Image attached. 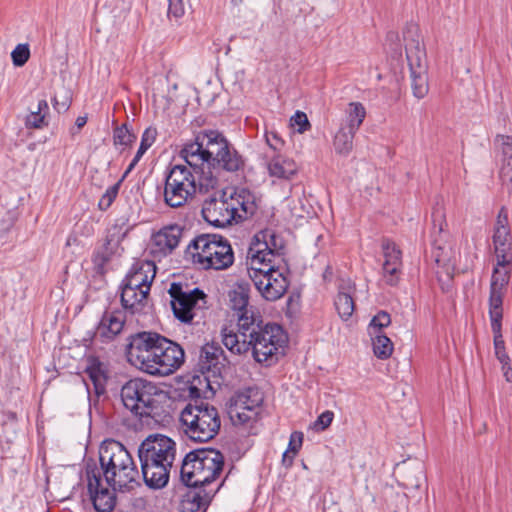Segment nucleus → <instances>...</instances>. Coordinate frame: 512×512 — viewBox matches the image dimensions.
<instances>
[{
	"instance_id": "obj_10",
	"label": "nucleus",
	"mask_w": 512,
	"mask_h": 512,
	"mask_svg": "<svg viewBox=\"0 0 512 512\" xmlns=\"http://www.w3.org/2000/svg\"><path fill=\"white\" fill-rule=\"evenodd\" d=\"M230 145L226 137L217 130H201L195 135L193 142L187 143L180 151V156L192 167L195 173L203 164L208 167L214 158Z\"/></svg>"
},
{
	"instance_id": "obj_1",
	"label": "nucleus",
	"mask_w": 512,
	"mask_h": 512,
	"mask_svg": "<svg viewBox=\"0 0 512 512\" xmlns=\"http://www.w3.org/2000/svg\"><path fill=\"white\" fill-rule=\"evenodd\" d=\"M224 346L233 354H243L252 350L259 363L271 365L276 355L286 343V335L278 324H263L260 316H241L237 331L223 328L221 331Z\"/></svg>"
},
{
	"instance_id": "obj_35",
	"label": "nucleus",
	"mask_w": 512,
	"mask_h": 512,
	"mask_svg": "<svg viewBox=\"0 0 512 512\" xmlns=\"http://www.w3.org/2000/svg\"><path fill=\"white\" fill-rule=\"evenodd\" d=\"M49 106L46 100H40L38 102L37 110L31 111L26 117V127L40 129L48 125L46 121V115L48 114Z\"/></svg>"
},
{
	"instance_id": "obj_64",
	"label": "nucleus",
	"mask_w": 512,
	"mask_h": 512,
	"mask_svg": "<svg viewBox=\"0 0 512 512\" xmlns=\"http://www.w3.org/2000/svg\"><path fill=\"white\" fill-rule=\"evenodd\" d=\"M393 36H396V34H394L393 32L388 34V37H393Z\"/></svg>"
},
{
	"instance_id": "obj_59",
	"label": "nucleus",
	"mask_w": 512,
	"mask_h": 512,
	"mask_svg": "<svg viewBox=\"0 0 512 512\" xmlns=\"http://www.w3.org/2000/svg\"><path fill=\"white\" fill-rule=\"evenodd\" d=\"M87 123V117L85 116H79L77 119H76V126L80 129L82 127H84Z\"/></svg>"
},
{
	"instance_id": "obj_4",
	"label": "nucleus",
	"mask_w": 512,
	"mask_h": 512,
	"mask_svg": "<svg viewBox=\"0 0 512 512\" xmlns=\"http://www.w3.org/2000/svg\"><path fill=\"white\" fill-rule=\"evenodd\" d=\"M99 462L106 483L114 491L129 492L140 486L138 468L129 451L118 441H104Z\"/></svg>"
},
{
	"instance_id": "obj_38",
	"label": "nucleus",
	"mask_w": 512,
	"mask_h": 512,
	"mask_svg": "<svg viewBox=\"0 0 512 512\" xmlns=\"http://www.w3.org/2000/svg\"><path fill=\"white\" fill-rule=\"evenodd\" d=\"M508 266H498L493 270L490 289L506 291V286L509 283L511 271Z\"/></svg>"
},
{
	"instance_id": "obj_13",
	"label": "nucleus",
	"mask_w": 512,
	"mask_h": 512,
	"mask_svg": "<svg viewBox=\"0 0 512 512\" xmlns=\"http://www.w3.org/2000/svg\"><path fill=\"white\" fill-rule=\"evenodd\" d=\"M157 332L142 331L135 333L128 338L126 356L128 362L149 374L150 364L157 356L159 338Z\"/></svg>"
},
{
	"instance_id": "obj_42",
	"label": "nucleus",
	"mask_w": 512,
	"mask_h": 512,
	"mask_svg": "<svg viewBox=\"0 0 512 512\" xmlns=\"http://www.w3.org/2000/svg\"><path fill=\"white\" fill-rule=\"evenodd\" d=\"M391 323V317L386 311L378 312L369 324V333L376 332L382 333V329L388 327Z\"/></svg>"
},
{
	"instance_id": "obj_32",
	"label": "nucleus",
	"mask_w": 512,
	"mask_h": 512,
	"mask_svg": "<svg viewBox=\"0 0 512 512\" xmlns=\"http://www.w3.org/2000/svg\"><path fill=\"white\" fill-rule=\"evenodd\" d=\"M85 373L93 383L94 391L97 396L105 393L107 375L102 362L96 358L89 361V365L85 369Z\"/></svg>"
},
{
	"instance_id": "obj_16",
	"label": "nucleus",
	"mask_w": 512,
	"mask_h": 512,
	"mask_svg": "<svg viewBox=\"0 0 512 512\" xmlns=\"http://www.w3.org/2000/svg\"><path fill=\"white\" fill-rule=\"evenodd\" d=\"M263 396L257 388H246L238 391L230 399L229 415L233 422L245 424L254 419Z\"/></svg>"
},
{
	"instance_id": "obj_29",
	"label": "nucleus",
	"mask_w": 512,
	"mask_h": 512,
	"mask_svg": "<svg viewBox=\"0 0 512 512\" xmlns=\"http://www.w3.org/2000/svg\"><path fill=\"white\" fill-rule=\"evenodd\" d=\"M353 291L354 285L350 281H343L342 284L339 285L334 305L340 318L344 321H347L355 310V303L352 296Z\"/></svg>"
},
{
	"instance_id": "obj_46",
	"label": "nucleus",
	"mask_w": 512,
	"mask_h": 512,
	"mask_svg": "<svg viewBox=\"0 0 512 512\" xmlns=\"http://www.w3.org/2000/svg\"><path fill=\"white\" fill-rule=\"evenodd\" d=\"M200 191L214 188L218 184L217 176L213 175L212 171L208 172L201 171V175L198 179Z\"/></svg>"
},
{
	"instance_id": "obj_21",
	"label": "nucleus",
	"mask_w": 512,
	"mask_h": 512,
	"mask_svg": "<svg viewBox=\"0 0 512 512\" xmlns=\"http://www.w3.org/2000/svg\"><path fill=\"white\" fill-rule=\"evenodd\" d=\"M183 228L177 224L163 227L152 236V252L166 256L178 245L182 238Z\"/></svg>"
},
{
	"instance_id": "obj_30",
	"label": "nucleus",
	"mask_w": 512,
	"mask_h": 512,
	"mask_svg": "<svg viewBox=\"0 0 512 512\" xmlns=\"http://www.w3.org/2000/svg\"><path fill=\"white\" fill-rule=\"evenodd\" d=\"M244 167V160L238 151L230 144L227 149L211 162L209 168L236 172Z\"/></svg>"
},
{
	"instance_id": "obj_48",
	"label": "nucleus",
	"mask_w": 512,
	"mask_h": 512,
	"mask_svg": "<svg viewBox=\"0 0 512 512\" xmlns=\"http://www.w3.org/2000/svg\"><path fill=\"white\" fill-rule=\"evenodd\" d=\"M489 317L493 334L502 333L503 309L489 310Z\"/></svg>"
},
{
	"instance_id": "obj_50",
	"label": "nucleus",
	"mask_w": 512,
	"mask_h": 512,
	"mask_svg": "<svg viewBox=\"0 0 512 512\" xmlns=\"http://www.w3.org/2000/svg\"><path fill=\"white\" fill-rule=\"evenodd\" d=\"M291 124L292 126H298L299 133H304L311 127L307 115L301 111H297L291 118Z\"/></svg>"
},
{
	"instance_id": "obj_6",
	"label": "nucleus",
	"mask_w": 512,
	"mask_h": 512,
	"mask_svg": "<svg viewBox=\"0 0 512 512\" xmlns=\"http://www.w3.org/2000/svg\"><path fill=\"white\" fill-rule=\"evenodd\" d=\"M180 422L184 434L195 442L212 440L221 427L217 408L202 399L187 404L180 414Z\"/></svg>"
},
{
	"instance_id": "obj_25",
	"label": "nucleus",
	"mask_w": 512,
	"mask_h": 512,
	"mask_svg": "<svg viewBox=\"0 0 512 512\" xmlns=\"http://www.w3.org/2000/svg\"><path fill=\"white\" fill-rule=\"evenodd\" d=\"M255 242L252 243L260 249L269 258L274 259L276 262L277 258L283 255L284 241L283 239L271 229H265L257 233L254 237Z\"/></svg>"
},
{
	"instance_id": "obj_39",
	"label": "nucleus",
	"mask_w": 512,
	"mask_h": 512,
	"mask_svg": "<svg viewBox=\"0 0 512 512\" xmlns=\"http://www.w3.org/2000/svg\"><path fill=\"white\" fill-rule=\"evenodd\" d=\"M136 139V136L128 129L126 124L114 130L113 140L115 145L129 146Z\"/></svg>"
},
{
	"instance_id": "obj_33",
	"label": "nucleus",
	"mask_w": 512,
	"mask_h": 512,
	"mask_svg": "<svg viewBox=\"0 0 512 512\" xmlns=\"http://www.w3.org/2000/svg\"><path fill=\"white\" fill-rule=\"evenodd\" d=\"M113 250L111 248V240L106 239L105 243L95 251L92 262L96 274L103 276L106 273V264L111 260Z\"/></svg>"
},
{
	"instance_id": "obj_63",
	"label": "nucleus",
	"mask_w": 512,
	"mask_h": 512,
	"mask_svg": "<svg viewBox=\"0 0 512 512\" xmlns=\"http://www.w3.org/2000/svg\"><path fill=\"white\" fill-rule=\"evenodd\" d=\"M235 5L242 3L243 0H231Z\"/></svg>"
},
{
	"instance_id": "obj_62",
	"label": "nucleus",
	"mask_w": 512,
	"mask_h": 512,
	"mask_svg": "<svg viewBox=\"0 0 512 512\" xmlns=\"http://www.w3.org/2000/svg\"><path fill=\"white\" fill-rule=\"evenodd\" d=\"M435 261H436L437 263H440V262H441V258H440V254H439V253H437V254L435 255Z\"/></svg>"
},
{
	"instance_id": "obj_8",
	"label": "nucleus",
	"mask_w": 512,
	"mask_h": 512,
	"mask_svg": "<svg viewBox=\"0 0 512 512\" xmlns=\"http://www.w3.org/2000/svg\"><path fill=\"white\" fill-rule=\"evenodd\" d=\"M403 38L413 95L422 99L429 91V84L426 50L421 40L418 25L415 23L407 24L403 31Z\"/></svg>"
},
{
	"instance_id": "obj_26",
	"label": "nucleus",
	"mask_w": 512,
	"mask_h": 512,
	"mask_svg": "<svg viewBox=\"0 0 512 512\" xmlns=\"http://www.w3.org/2000/svg\"><path fill=\"white\" fill-rule=\"evenodd\" d=\"M217 489H189L181 502L183 512H205Z\"/></svg>"
},
{
	"instance_id": "obj_56",
	"label": "nucleus",
	"mask_w": 512,
	"mask_h": 512,
	"mask_svg": "<svg viewBox=\"0 0 512 512\" xmlns=\"http://www.w3.org/2000/svg\"><path fill=\"white\" fill-rule=\"evenodd\" d=\"M146 151H147V149L139 146L138 151L136 152V155L132 159L131 163L128 166L127 171L125 172V175L128 174L136 166V164L140 161V159L142 158V156L145 154Z\"/></svg>"
},
{
	"instance_id": "obj_34",
	"label": "nucleus",
	"mask_w": 512,
	"mask_h": 512,
	"mask_svg": "<svg viewBox=\"0 0 512 512\" xmlns=\"http://www.w3.org/2000/svg\"><path fill=\"white\" fill-rule=\"evenodd\" d=\"M372 339L373 352L379 359H388L393 352V343L389 337L383 333H369Z\"/></svg>"
},
{
	"instance_id": "obj_17",
	"label": "nucleus",
	"mask_w": 512,
	"mask_h": 512,
	"mask_svg": "<svg viewBox=\"0 0 512 512\" xmlns=\"http://www.w3.org/2000/svg\"><path fill=\"white\" fill-rule=\"evenodd\" d=\"M512 237L509 227L508 212L502 207L495 223L493 244L498 260V266H509L512 261L511 245Z\"/></svg>"
},
{
	"instance_id": "obj_18",
	"label": "nucleus",
	"mask_w": 512,
	"mask_h": 512,
	"mask_svg": "<svg viewBox=\"0 0 512 512\" xmlns=\"http://www.w3.org/2000/svg\"><path fill=\"white\" fill-rule=\"evenodd\" d=\"M254 286L265 300L276 301L286 293L289 281L285 273L275 267L266 275H261Z\"/></svg>"
},
{
	"instance_id": "obj_20",
	"label": "nucleus",
	"mask_w": 512,
	"mask_h": 512,
	"mask_svg": "<svg viewBox=\"0 0 512 512\" xmlns=\"http://www.w3.org/2000/svg\"><path fill=\"white\" fill-rule=\"evenodd\" d=\"M225 366L226 357L218 344L207 343L201 348L198 367L203 374H211L213 377L220 376Z\"/></svg>"
},
{
	"instance_id": "obj_61",
	"label": "nucleus",
	"mask_w": 512,
	"mask_h": 512,
	"mask_svg": "<svg viewBox=\"0 0 512 512\" xmlns=\"http://www.w3.org/2000/svg\"><path fill=\"white\" fill-rule=\"evenodd\" d=\"M410 486L415 487V488H419L420 487V483H419L418 480H416L415 483L411 482Z\"/></svg>"
},
{
	"instance_id": "obj_51",
	"label": "nucleus",
	"mask_w": 512,
	"mask_h": 512,
	"mask_svg": "<svg viewBox=\"0 0 512 512\" xmlns=\"http://www.w3.org/2000/svg\"><path fill=\"white\" fill-rule=\"evenodd\" d=\"M505 291L490 289L489 310L503 309V298Z\"/></svg>"
},
{
	"instance_id": "obj_57",
	"label": "nucleus",
	"mask_w": 512,
	"mask_h": 512,
	"mask_svg": "<svg viewBox=\"0 0 512 512\" xmlns=\"http://www.w3.org/2000/svg\"><path fill=\"white\" fill-rule=\"evenodd\" d=\"M295 455L291 454L289 451H285L283 454L282 462L285 466L289 467L293 463Z\"/></svg>"
},
{
	"instance_id": "obj_45",
	"label": "nucleus",
	"mask_w": 512,
	"mask_h": 512,
	"mask_svg": "<svg viewBox=\"0 0 512 512\" xmlns=\"http://www.w3.org/2000/svg\"><path fill=\"white\" fill-rule=\"evenodd\" d=\"M495 143L499 145L502 152V159L512 157V136L497 135Z\"/></svg>"
},
{
	"instance_id": "obj_5",
	"label": "nucleus",
	"mask_w": 512,
	"mask_h": 512,
	"mask_svg": "<svg viewBox=\"0 0 512 512\" xmlns=\"http://www.w3.org/2000/svg\"><path fill=\"white\" fill-rule=\"evenodd\" d=\"M223 454L213 448H201L186 454L182 460L180 479L190 489H217L212 483L219 478L224 468Z\"/></svg>"
},
{
	"instance_id": "obj_14",
	"label": "nucleus",
	"mask_w": 512,
	"mask_h": 512,
	"mask_svg": "<svg viewBox=\"0 0 512 512\" xmlns=\"http://www.w3.org/2000/svg\"><path fill=\"white\" fill-rule=\"evenodd\" d=\"M366 110L360 102H351L346 111L345 120L335 134L333 146L337 154L347 156L353 148V139L362 125Z\"/></svg>"
},
{
	"instance_id": "obj_60",
	"label": "nucleus",
	"mask_w": 512,
	"mask_h": 512,
	"mask_svg": "<svg viewBox=\"0 0 512 512\" xmlns=\"http://www.w3.org/2000/svg\"><path fill=\"white\" fill-rule=\"evenodd\" d=\"M503 371H504V376H505L506 380L510 381V379L512 377V370L510 367V363L506 366L505 369H503Z\"/></svg>"
},
{
	"instance_id": "obj_15",
	"label": "nucleus",
	"mask_w": 512,
	"mask_h": 512,
	"mask_svg": "<svg viewBox=\"0 0 512 512\" xmlns=\"http://www.w3.org/2000/svg\"><path fill=\"white\" fill-rule=\"evenodd\" d=\"M157 350V356H155L154 361L150 364V375L168 376L183 365L185 353L183 348L176 342L161 335Z\"/></svg>"
},
{
	"instance_id": "obj_28",
	"label": "nucleus",
	"mask_w": 512,
	"mask_h": 512,
	"mask_svg": "<svg viewBox=\"0 0 512 512\" xmlns=\"http://www.w3.org/2000/svg\"><path fill=\"white\" fill-rule=\"evenodd\" d=\"M249 286L247 283L237 284L231 291L228 297L231 308L236 312L237 324L241 316H257L252 308L248 307L249 303Z\"/></svg>"
},
{
	"instance_id": "obj_24",
	"label": "nucleus",
	"mask_w": 512,
	"mask_h": 512,
	"mask_svg": "<svg viewBox=\"0 0 512 512\" xmlns=\"http://www.w3.org/2000/svg\"><path fill=\"white\" fill-rule=\"evenodd\" d=\"M124 324L125 320L121 312H105L96 329L95 338L103 343L112 341L121 333Z\"/></svg>"
},
{
	"instance_id": "obj_43",
	"label": "nucleus",
	"mask_w": 512,
	"mask_h": 512,
	"mask_svg": "<svg viewBox=\"0 0 512 512\" xmlns=\"http://www.w3.org/2000/svg\"><path fill=\"white\" fill-rule=\"evenodd\" d=\"M13 64L17 67L23 66L30 57V50L27 44H19L11 53Z\"/></svg>"
},
{
	"instance_id": "obj_11",
	"label": "nucleus",
	"mask_w": 512,
	"mask_h": 512,
	"mask_svg": "<svg viewBox=\"0 0 512 512\" xmlns=\"http://www.w3.org/2000/svg\"><path fill=\"white\" fill-rule=\"evenodd\" d=\"M174 316L182 323H192L199 311L206 308V294L199 288L173 282L168 290Z\"/></svg>"
},
{
	"instance_id": "obj_47",
	"label": "nucleus",
	"mask_w": 512,
	"mask_h": 512,
	"mask_svg": "<svg viewBox=\"0 0 512 512\" xmlns=\"http://www.w3.org/2000/svg\"><path fill=\"white\" fill-rule=\"evenodd\" d=\"M499 177L503 185L512 184V157L502 159Z\"/></svg>"
},
{
	"instance_id": "obj_52",
	"label": "nucleus",
	"mask_w": 512,
	"mask_h": 512,
	"mask_svg": "<svg viewBox=\"0 0 512 512\" xmlns=\"http://www.w3.org/2000/svg\"><path fill=\"white\" fill-rule=\"evenodd\" d=\"M303 433L299 431H295L291 434L288 449L286 451L291 452V454L296 455L303 443Z\"/></svg>"
},
{
	"instance_id": "obj_31",
	"label": "nucleus",
	"mask_w": 512,
	"mask_h": 512,
	"mask_svg": "<svg viewBox=\"0 0 512 512\" xmlns=\"http://www.w3.org/2000/svg\"><path fill=\"white\" fill-rule=\"evenodd\" d=\"M298 167L294 160L277 154L268 163L270 176L280 179H291L297 173Z\"/></svg>"
},
{
	"instance_id": "obj_44",
	"label": "nucleus",
	"mask_w": 512,
	"mask_h": 512,
	"mask_svg": "<svg viewBox=\"0 0 512 512\" xmlns=\"http://www.w3.org/2000/svg\"><path fill=\"white\" fill-rule=\"evenodd\" d=\"M401 267L402 266L398 265L392 266L383 264V277L388 285L394 286L398 283L401 274Z\"/></svg>"
},
{
	"instance_id": "obj_3",
	"label": "nucleus",
	"mask_w": 512,
	"mask_h": 512,
	"mask_svg": "<svg viewBox=\"0 0 512 512\" xmlns=\"http://www.w3.org/2000/svg\"><path fill=\"white\" fill-rule=\"evenodd\" d=\"M176 456V443L162 434L149 435L138 448L142 477L152 489L168 484L170 471Z\"/></svg>"
},
{
	"instance_id": "obj_36",
	"label": "nucleus",
	"mask_w": 512,
	"mask_h": 512,
	"mask_svg": "<svg viewBox=\"0 0 512 512\" xmlns=\"http://www.w3.org/2000/svg\"><path fill=\"white\" fill-rule=\"evenodd\" d=\"M446 226L445 221V213L444 210L441 207L434 208L432 212V245L437 249L441 250L442 247L439 243V239L436 237L437 235H441V233L444 231V228Z\"/></svg>"
},
{
	"instance_id": "obj_27",
	"label": "nucleus",
	"mask_w": 512,
	"mask_h": 512,
	"mask_svg": "<svg viewBox=\"0 0 512 512\" xmlns=\"http://www.w3.org/2000/svg\"><path fill=\"white\" fill-rule=\"evenodd\" d=\"M147 290L133 289L130 286L121 288V304L131 314L143 313L148 306Z\"/></svg>"
},
{
	"instance_id": "obj_7",
	"label": "nucleus",
	"mask_w": 512,
	"mask_h": 512,
	"mask_svg": "<svg viewBox=\"0 0 512 512\" xmlns=\"http://www.w3.org/2000/svg\"><path fill=\"white\" fill-rule=\"evenodd\" d=\"M193 262L204 269L225 270L234 262V253L228 241L216 234H201L188 246Z\"/></svg>"
},
{
	"instance_id": "obj_54",
	"label": "nucleus",
	"mask_w": 512,
	"mask_h": 512,
	"mask_svg": "<svg viewBox=\"0 0 512 512\" xmlns=\"http://www.w3.org/2000/svg\"><path fill=\"white\" fill-rule=\"evenodd\" d=\"M168 16L179 18L184 14V5L182 0H168Z\"/></svg>"
},
{
	"instance_id": "obj_49",
	"label": "nucleus",
	"mask_w": 512,
	"mask_h": 512,
	"mask_svg": "<svg viewBox=\"0 0 512 512\" xmlns=\"http://www.w3.org/2000/svg\"><path fill=\"white\" fill-rule=\"evenodd\" d=\"M334 418V413L330 410L324 411L322 414L318 416L314 423V428L317 431H324L326 430L332 423Z\"/></svg>"
},
{
	"instance_id": "obj_12",
	"label": "nucleus",
	"mask_w": 512,
	"mask_h": 512,
	"mask_svg": "<svg viewBox=\"0 0 512 512\" xmlns=\"http://www.w3.org/2000/svg\"><path fill=\"white\" fill-rule=\"evenodd\" d=\"M196 192V179L184 165L173 166L165 179L164 201L171 208L182 207Z\"/></svg>"
},
{
	"instance_id": "obj_55",
	"label": "nucleus",
	"mask_w": 512,
	"mask_h": 512,
	"mask_svg": "<svg viewBox=\"0 0 512 512\" xmlns=\"http://www.w3.org/2000/svg\"><path fill=\"white\" fill-rule=\"evenodd\" d=\"M266 141L274 151L281 150L284 146V141L274 132L266 134Z\"/></svg>"
},
{
	"instance_id": "obj_22",
	"label": "nucleus",
	"mask_w": 512,
	"mask_h": 512,
	"mask_svg": "<svg viewBox=\"0 0 512 512\" xmlns=\"http://www.w3.org/2000/svg\"><path fill=\"white\" fill-rule=\"evenodd\" d=\"M259 248L252 244L247 254L248 275L253 283L258 281L261 275H266L276 267L274 259L269 258Z\"/></svg>"
},
{
	"instance_id": "obj_2",
	"label": "nucleus",
	"mask_w": 512,
	"mask_h": 512,
	"mask_svg": "<svg viewBox=\"0 0 512 512\" xmlns=\"http://www.w3.org/2000/svg\"><path fill=\"white\" fill-rule=\"evenodd\" d=\"M257 210L255 196L247 189H225L205 199L202 216L215 227H226L252 217Z\"/></svg>"
},
{
	"instance_id": "obj_53",
	"label": "nucleus",
	"mask_w": 512,
	"mask_h": 512,
	"mask_svg": "<svg viewBox=\"0 0 512 512\" xmlns=\"http://www.w3.org/2000/svg\"><path fill=\"white\" fill-rule=\"evenodd\" d=\"M156 136V128L148 127L142 134L140 146L148 150L155 142Z\"/></svg>"
},
{
	"instance_id": "obj_41",
	"label": "nucleus",
	"mask_w": 512,
	"mask_h": 512,
	"mask_svg": "<svg viewBox=\"0 0 512 512\" xmlns=\"http://www.w3.org/2000/svg\"><path fill=\"white\" fill-rule=\"evenodd\" d=\"M494 341V349L495 355L499 362L502 364V369H505L506 366L510 363V357L505 351V342L503 339L502 333L493 334Z\"/></svg>"
},
{
	"instance_id": "obj_40",
	"label": "nucleus",
	"mask_w": 512,
	"mask_h": 512,
	"mask_svg": "<svg viewBox=\"0 0 512 512\" xmlns=\"http://www.w3.org/2000/svg\"><path fill=\"white\" fill-rule=\"evenodd\" d=\"M122 180H119L114 185L110 186L106 192L102 195V197L99 200L98 208L101 211H106L110 208L114 200L116 199L120 186H121Z\"/></svg>"
},
{
	"instance_id": "obj_58",
	"label": "nucleus",
	"mask_w": 512,
	"mask_h": 512,
	"mask_svg": "<svg viewBox=\"0 0 512 512\" xmlns=\"http://www.w3.org/2000/svg\"><path fill=\"white\" fill-rule=\"evenodd\" d=\"M54 107L58 112H61V111H66L68 109L69 105L66 102L59 104L58 101L56 99H54Z\"/></svg>"
},
{
	"instance_id": "obj_19",
	"label": "nucleus",
	"mask_w": 512,
	"mask_h": 512,
	"mask_svg": "<svg viewBox=\"0 0 512 512\" xmlns=\"http://www.w3.org/2000/svg\"><path fill=\"white\" fill-rule=\"evenodd\" d=\"M87 477L88 490L95 510L112 511L116 503L115 491L103 486L101 475L96 469L87 470Z\"/></svg>"
},
{
	"instance_id": "obj_23",
	"label": "nucleus",
	"mask_w": 512,
	"mask_h": 512,
	"mask_svg": "<svg viewBox=\"0 0 512 512\" xmlns=\"http://www.w3.org/2000/svg\"><path fill=\"white\" fill-rule=\"evenodd\" d=\"M156 267L153 262L146 261L140 266H134L130 273L126 276L122 286H130L140 291L147 290L150 292L152 281L155 277Z\"/></svg>"
},
{
	"instance_id": "obj_37",
	"label": "nucleus",
	"mask_w": 512,
	"mask_h": 512,
	"mask_svg": "<svg viewBox=\"0 0 512 512\" xmlns=\"http://www.w3.org/2000/svg\"><path fill=\"white\" fill-rule=\"evenodd\" d=\"M382 250L385 258L383 264L402 266V253L393 241L384 239L382 241Z\"/></svg>"
},
{
	"instance_id": "obj_9",
	"label": "nucleus",
	"mask_w": 512,
	"mask_h": 512,
	"mask_svg": "<svg viewBox=\"0 0 512 512\" xmlns=\"http://www.w3.org/2000/svg\"><path fill=\"white\" fill-rule=\"evenodd\" d=\"M162 391L152 382L142 378L127 381L121 388L120 397L126 409L133 415L154 417L158 414Z\"/></svg>"
}]
</instances>
